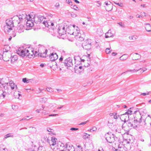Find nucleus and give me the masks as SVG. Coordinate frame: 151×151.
I'll list each match as a JSON object with an SVG mask.
<instances>
[{"label":"nucleus","instance_id":"obj_47","mask_svg":"<svg viewBox=\"0 0 151 151\" xmlns=\"http://www.w3.org/2000/svg\"><path fill=\"white\" fill-rule=\"evenodd\" d=\"M116 113H115L114 114L113 117L115 119H118V117L119 116V115H117Z\"/></svg>","mask_w":151,"mask_h":151},{"label":"nucleus","instance_id":"obj_16","mask_svg":"<svg viewBox=\"0 0 151 151\" xmlns=\"http://www.w3.org/2000/svg\"><path fill=\"white\" fill-rule=\"evenodd\" d=\"M117 145L119 148V151H128L127 148L125 147L123 145L121 144V142H117Z\"/></svg>","mask_w":151,"mask_h":151},{"label":"nucleus","instance_id":"obj_37","mask_svg":"<svg viewBox=\"0 0 151 151\" xmlns=\"http://www.w3.org/2000/svg\"><path fill=\"white\" fill-rule=\"evenodd\" d=\"M77 148L76 149V151H83L80 145H78L77 146Z\"/></svg>","mask_w":151,"mask_h":151},{"label":"nucleus","instance_id":"obj_55","mask_svg":"<svg viewBox=\"0 0 151 151\" xmlns=\"http://www.w3.org/2000/svg\"><path fill=\"white\" fill-rule=\"evenodd\" d=\"M71 16L73 17H76V15L73 13H72L71 14Z\"/></svg>","mask_w":151,"mask_h":151},{"label":"nucleus","instance_id":"obj_45","mask_svg":"<svg viewBox=\"0 0 151 151\" xmlns=\"http://www.w3.org/2000/svg\"><path fill=\"white\" fill-rule=\"evenodd\" d=\"M114 3L115 4H116L118 5V6H119L120 7H122L123 6V4L122 3H116V2H114Z\"/></svg>","mask_w":151,"mask_h":151},{"label":"nucleus","instance_id":"obj_12","mask_svg":"<svg viewBox=\"0 0 151 151\" xmlns=\"http://www.w3.org/2000/svg\"><path fill=\"white\" fill-rule=\"evenodd\" d=\"M43 24L45 25L46 27L50 28L53 30L55 29V27L54 26V24L51 21L49 20L45 21H44L43 22Z\"/></svg>","mask_w":151,"mask_h":151},{"label":"nucleus","instance_id":"obj_5","mask_svg":"<svg viewBox=\"0 0 151 151\" xmlns=\"http://www.w3.org/2000/svg\"><path fill=\"white\" fill-rule=\"evenodd\" d=\"M30 19V14L28 15L25 13L19 15V16H14L13 17L14 19V22H16V24H19L22 20L24 19Z\"/></svg>","mask_w":151,"mask_h":151},{"label":"nucleus","instance_id":"obj_61","mask_svg":"<svg viewBox=\"0 0 151 151\" xmlns=\"http://www.w3.org/2000/svg\"><path fill=\"white\" fill-rule=\"evenodd\" d=\"M52 130V129H51L50 128H47V130L48 132H51V130Z\"/></svg>","mask_w":151,"mask_h":151},{"label":"nucleus","instance_id":"obj_51","mask_svg":"<svg viewBox=\"0 0 151 151\" xmlns=\"http://www.w3.org/2000/svg\"><path fill=\"white\" fill-rule=\"evenodd\" d=\"M73 9L75 10H77V9H78V7L76 5H74L73 6Z\"/></svg>","mask_w":151,"mask_h":151},{"label":"nucleus","instance_id":"obj_56","mask_svg":"<svg viewBox=\"0 0 151 151\" xmlns=\"http://www.w3.org/2000/svg\"><path fill=\"white\" fill-rule=\"evenodd\" d=\"M12 109L14 110H16V106L14 105H13L12 106Z\"/></svg>","mask_w":151,"mask_h":151},{"label":"nucleus","instance_id":"obj_44","mask_svg":"<svg viewBox=\"0 0 151 151\" xmlns=\"http://www.w3.org/2000/svg\"><path fill=\"white\" fill-rule=\"evenodd\" d=\"M51 138V140L52 142H56L57 140V139L54 137H52Z\"/></svg>","mask_w":151,"mask_h":151},{"label":"nucleus","instance_id":"obj_21","mask_svg":"<svg viewBox=\"0 0 151 151\" xmlns=\"http://www.w3.org/2000/svg\"><path fill=\"white\" fill-rule=\"evenodd\" d=\"M130 55L132 56V58L133 60H137L141 58V55L137 53H135L133 54H132Z\"/></svg>","mask_w":151,"mask_h":151},{"label":"nucleus","instance_id":"obj_15","mask_svg":"<svg viewBox=\"0 0 151 151\" xmlns=\"http://www.w3.org/2000/svg\"><path fill=\"white\" fill-rule=\"evenodd\" d=\"M9 84V86L11 87L12 89L16 90L17 89V85L15 84L13 81H10L9 83L8 84V88H9L8 87Z\"/></svg>","mask_w":151,"mask_h":151},{"label":"nucleus","instance_id":"obj_35","mask_svg":"<svg viewBox=\"0 0 151 151\" xmlns=\"http://www.w3.org/2000/svg\"><path fill=\"white\" fill-rule=\"evenodd\" d=\"M13 135L12 134H8L5 136L4 139H6L9 137H13Z\"/></svg>","mask_w":151,"mask_h":151},{"label":"nucleus","instance_id":"obj_13","mask_svg":"<svg viewBox=\"0 0 151 151\" xmlns=\"http://www.w3.org/2000/svg\"><path fill=\"white\" fill-rule=\"evenodd\" d=\"M65 65L67 67H71L73 65L72 60L70 58H66L64 61Z\"/></svg>","mask_w":151,"mask_h":151},{"label":"nucleus","instance_id":"obj_22","mask_svg":"<svg viewBox=\"0 0 151 151\" xmlns=\"http://www.w3.org/2000/svg\"><path fill=\"white\" fill-rule=\"evenodd\" d=\"M49 143L52 149H54L55 147L58 149V142H49Z\"/></svg>","mask_w":151,"mask_h":151},{"label":"nucleus","instance_id":"obj_39","mask_svg":"<svg viewBox=\"0 0 151 151\" xmlns=\"http://www.w3.org/2000/svg\"><path fill=\"white\" fill-rule=\"evenodd\" d=\"M111 50L110 48H107L106 49V52L107 54H109L111 53Z\"/></svg>","mask_w":151,"mask_h":151},{"label":"nucleus","instance_id":"obj_49","mask_svg":"<svg viewBox=\"0 0 151 151\" xmlns=\"http://www.w3.org/2000/svg\"><path fill=\"white\" fill-rule=\"evenodd\" d=\"M47 101V99L45 98H43L42 99V102L45 103Z\"/></svg>","mask_w":151,"mask_h":151},{"label":"nucleus","instance_id":"obj_30","mask_svg":"<svg viewBox=\"0 0 151 151\" xmlns=\"http://www.w3.org/2000/svg\"><path fill=\"white\" fill-rule=\"evenodd\" d=\"M12 32V34H9L10 32L8 34H9L10 35H11V36H10V37L9 38V41H10L11 40L12 38V37H15L16 35V32L13 31V32Z\"/></svg>","mask_w":151,"mask_h":151},{"label":"nucleus","instance_id":"obj_4","mask_svg":"<svg viewBox=\"0 0 151 151\" xmlns=\"http://www.w3.org/2000/svg\"><path fill=\"white\" fill-rule=\"evenodd\" d=\"M66 32L70 35H72L75 36H78L79 33V29L77 27H76L75 25L73 26L70 25L68 26L66 28Z\"/></svg>","mask_w":151,"mask_h":151},{"label":"nucleus","instance_id":"obj_27","mask_svg":"<svg viewBox=\"0 0 151 151\" xmlns=\"http://www.w3.org/2000/svg\"><path fill=\"white\" fill-rule=\"evenodd\" d=\"M74 59L75 61H78L80 60H81V62H84L85 61H86L85 59H82L79 56H75L74 57Z\"/></svg>","mask_w":151,"mask_h":151},{"label":"nucleus","instance_id":"obj_2","mask_svg":"<svg viewBox=\"0 0 151 151\" xmlns=\"http://www.w3.org/2000/svg\"><path fill=\"white\" fill-rule=\"evenodd\" d=\"M13 18H10L7 19L6 21V25L4 27V30L5 32L6 33H9L11 32H13L12 28L14 27V23L16 22H14Z\"/></svg>","mask_w":151,"mask_h":151},{"label":"nucleus","instance_id":"obj_57","mask_svg":"<svg viewBox=\"0 0 151 151\" xmlns=\"http://www.w3.org/2000/svg\"><path fill=\"white\" fill-rule=\"evenodd\" d=\"M118 24L121 27H124V25L122 24V22H119L118 23Z\"/></svg>","mask_w":151,"mask_h":151},{"label":"nucleus","instance_id":"obj_53","mask_svg":"<svg viewBox=\"0 0 151 151\" xmlns=\"http://www.w3.org/2000/svg\"><path fill=\"white\" fill-rule=\"evenodd\" d=\"M58 114H49L48 116H56L58 115Z\"/></svg>","mask_w":151,"mask_h":151},{"label":"nucleus","instance_id":"obj_59","mask_svg":"<svg viewBox=\"0 0 151 151\" xmlns=\"http://www.w3.org/2000/svg\"><path fill=\"white\" fill-rule=\"evenodd\" d=\"M142 95H143V96H146L147 95H149V92L147 93H144L142 94Z\"/></svg>","mask_w":151,"mask_h":151},{"label":"nucleus","instance_id":"obj_9","mask_svg":"<svg viewBox=\"0 0 151 151\" xmlns=\"http://www.w3.org/2000/svg\"><path fill=\"white\" fill-rule=\"evenodd\" d=\"M134 121L137 123H140L141 122L142 116L140 112L138 111H136L134 113Z\"/></svg>","mask_w":151,"mask_h":151},{"label":"nucleus","instance_id":"obj_32","mask_svg":"<svg viewBox=\"0 0 151 151\" xmlns=\"http://www.w3.org/2000/svg\"><path fill=\"white\" fill-rule=\"evenodd\" d=\"M127 58V55H123L120 58V59L121 60H126Z\"/></svg>","mask_w":151,"mask_h":151},{"label":"nucleus","instance_id":"obj_43","mask_svg":"<svg viewBox=\"0 0 151 151\" xmlns=\"http://www.w3.org/2000/svg\"><path fill=\"white\" fill-rule=\"evenodd\" d=\"M90 135L86 133V134L83 135V138L85 139L88 138L89 137Z\"/></svg>","mask_w":151,"mask_h":151},{"label":"nucleus","instance_id":"obj_64","mask_svg":"<svg viewBox=\"0 0 151 151\" xmlns=\"http://www.w3.org/2000/svg\"><path fill=\"white\" fill-rule=\"evenodd\" d=\"M2 151H7V149L6 148H4L2 149Z\"/></svg>","mask_w":151,"mask_h":151},{"label":"nucleus","instance_id":"obj_36","mask_svg":"<svg viewBox=\"0 0 151 151\" xmlns=\"http://www.w3.org/2000/svg\"><path fill=\"white\" fill-rule=\"evenodd\" d=\"M127 124L128 126L129 127V129H131L132 127H133V124L130 122L127 121Z\"/></svg>","mask_w":151,"mask_h":151},{"label":"nucleus","instance_id":"obj_11","mask_svg":"<svg viewBox=\"0 0 151 151\" xmlns=\"http://www.w3.org/2000/svg\"><path fill=\"white\" fill-rule=\"evenodd\" d=\"M27 20L26 24L25 29L26 30L30 29L34 26V19L32 18H30L29 19H26Z\"/></svg>","mask_w":151,"mask_h":151},{"label":"nucleus","instance_id":"obj_14","mask_svg":"<svg viewBox=\"0 0 151 151\" xmlns=\"http://www.w3.org/2000/svg\"><path fill=\"white\" fill-rule=\"evenodd\" d=\"M2 59L5 61H7L9 60V57L11 56L10 53L7 52H4L2 55Z\"/></svg>","mask_w":151,"mask_h":151},{"label":"nucleus","instance_id":"obj_42","mask_svg":"<svg viewBox=\"0 0 151 151\" xmlns=\"http://www.w3.org/2000/svg\"><path fill=\"white\" fill-rule=\"evenodd\" d=\"M139 70H136L134 69L133 70H129L127 71L126 72H125L124 73L127 72H136L138 71Z\"/></svg>","mask_w":151,"mask_h":151},{"label":"nucleus","instance_id":"obj_29","mask_svg":"<svg viewBox=\"0 0 151 151\" xmlns=\"http://www.w3.org/2000/svg\"><path fill=\"white\" fill-rule=\"evenodd\" d=\"M88 57H87L86 56H85L84 57L86 58L87 59V60L89 62V61H90V58H89V56H90V54H88ZM90 64V62H88L87 65H84V66L85 67H88V66Z\"/></svg>","mask_w":151,"mask_h":151},{"label":"nucleus","instance_id":"obj_48","mask_svg":"<svg viewBox=\"0 0 151 151\" xmlns=\"http://www.w3.org/2000/svg\"><path fill=\"white\" fill-rule=\"evenodd\" d=\"M46 138H45V142H49L51 140V137H48V138H47V137Z\"/></svg>","mask_w":151,"mask_h":151},{"label":"nucleus","instance_id":"obj_7","mask_svg":"<svg viewBox=\"0 0 151 151\" xmlns=\"http://www.w3.org/2000/svg\"><path fill=\"white\" fill-rule=\"evenodd\" d=\"M38 52L39 55L41 57L46 58L47 55V50L44 46H41L39 47Z\"/></svg>","mask_w":151,"mask_h":151},{"label":"nucleus","instance_id":"obj_54","mask_svg":"<svg viewBox=\"0 0 151 151\" xmlns=\"http://www.w3.org/2000/svg\"><path fill=\"white\" fill-rule=\"evenodd\" d=\"M70 129L71 130H77L78 129L74 127H72L70 128Z\"/></svg>","mask_w":151,"mask_h":151},{"label":"nucleus","instance_id":"obj_31","mask_svg":"<svg viewBox=\"0 0 151 151\" xmlns=\"http://www.w3.org/2000/svg\"><path fill=\"white\" fill-rule=\"evenodd\" d=\"M138 38L137 36L136 35H134L133 36H130L129 37V38L130 40H135L137 39Z\"/></svg>","mask_w":151,"mask_h":151},{"label":"nucleus","instance_id":"obj_38","mask_svg":"<svg viewBox=\"0 0 151 151\" xmlns=\"http://www.w3.org/2000/svg\"><path fill=\"white\" fill-rule=\"evenodd\" d=\"M46 90L48 92L51 93L53 92V90L51 88L47 87L46 88Z\"/></svg>","mask_w":151,"mask_h":151},{"label":"nucleus","instance_id":"obj_20","mask_svg":"<svg viewBox=\"0 0 151 151\" xmlns=\"http://www.w3.org/2000/svg\"><path fill=\"white\" fill-rule=\"evenodd\" d=\"M49 57L51 61H53L58 58V55L55 53H52L51 54Z\"/></svg>","mask_w":151,"mask_h":151},{"label":"nucleus","instance_id":"obj_58","mask_svg":"<svg viewBox=\"0 0 151 151\" xmlns=\"http://www.w3.org/2000/svg\"><path fill=\"white\" fill-rule=\"evenodd\" d=\"M31 81H33V79H27L26 83H29V82Z\"/></svg>","mask_w":151,"mask_h":151},{"label":"nucleus","instance_id":"obj_46","mask_svg":"<svg viewBox=\"0 0 151 151\" xmlns=\"http://www.w3.org/2000/svg\"><path fill=\"white\" fill-rule=\"evenodd\" d=\"M66 2L68 3L69 5H71V6H72V2L70 0H66Z\"/></svg>","mask_w":151,"mask_h":151},{"label":"nucleus","instance_id":"obj_8","mask_svg":"<svg viewBox=\"0 0 151 151\" xmlns=\"http://www.w3.org/2000/svg\"><path fill=\"white\" fill-rule=\"evenodd\" d=\"M30 18L34 19L35 22L36 23L41 22L44 19L43 16L40 15H34L30 14Z\"/></svg>","mask_w":151,"mask_h":151},{"label":"nucleus","instance_id":"obj_26","mask_svg":"<svg viewBox=\"0 0 151 151\" xmlns=\"http://www.w3.org/2000/svg\"><path fill=\"white\" fill-rule=\"evenodd\" d=\"M145 27L146 30L148 32H151V26L149 24H145Z\"/></svg>","mask_w":151,"mask_h":151},{"label":"nucleus","instance_id":"obj_6","mask_svg":"<svg viewBox=\"0 0 151 151\" xmlns=\"http://www.w3.org/2000/svg\"><path fill=\"white\" fill-rule=\"evenodd\" d=\"M66 28L67 25L65 23H62L59 25L58 31L60 35H62L65 34L66 32Z\"/></svg>","mask_w":151,"mask_h":151},{"label":"nucleus","instance_id":"obj_63","mask_svg":"<svg viewBox=\"0 0 151 151\" xmlns=\"http://www.w3.org/2000/svg\"><path fill=\"white\" fill-rule=\"evenodd\" d=\"M117 54V53H116V52H113L112 53V55L113 56H114L115 55H116Z\"/></svg>","mask_w":151,"mask_h":151},{"label":"nucleus","instance_id":"obj_50","mask_svg":"<svg viewBox=\"0 0 151 151\" xmlns=\"http://www.w3.org/2000/svg\"><path fill=\"white\" fill-rule=\"evenodd\" d=\"M91 130H92L93 131H96L97 130V128L96 127H93L92 129H90L91 131Z\"/></svg>","mask_w":151,"mask_h":151},{"label":"nucleus","instance_id":"obj_62","mask_svg":"<svg viewBox=\"0 0 151 151\" xmlns=\"http://www.w3.org/2000/svg\"><path fill=\"white\" fill-rule=\"evenodd\" d=\"M28 120L29 119H27L26 118L24 117V118H23L21 120H20V121H22L25 120Z\"/></svg>","mask_w":151,"mask_h":151},{"label":"nucleus","instance_id":"obj_52","mask_svg":"<svg viewBox=\"0 0 151 151\" xmlns=\"http://www.w3.org/2000/svg\"><path fill=\"white\" fill-rule=\"evenodd\" d=\"M88 121H86V122H81V123H80L79 124V125H83L85 124L88 122Z\"/></svg>","mask_w":151,"mask_h":151},{"label":"nucleus","instance_id":"obj_60","mask_svg":"<svg viewBox=\"0 0 151 151\" xmlns=\"http://www.w3.org/2000/svg\"><path fill=\"white\" fill-rule=\"evenodd\" d=\"M27 79L26 78H23L22 81L23 82L25 83H26Z\"/></svg>","mask_w":151,"mask_h":151},{"label":"nucleus","instance_id":"obj_1","mask_svg":"<svg viewBox=\"0 0 151 151\" xmlns=\"http://www.w3.org/2000/svg\"><path fill=\"white\" fill-rule=\"evenodd\" d=\"M17 52V54L22 57L26 56L32 58L35 55L34 50L29 47L24 48L22 47L19 48Z\"/></svg>","mask_w":151,"mask_h":151},{"label":"nucleus","instance_id":"obj_19","mask_svg":"<svg viewBox=\"0 0 151 151\" xmlns=\"http://www.w3.org/2000/svg\"><path fill=\"white\" fill-rule=\"evenodd\" d=\"M58 149H64L66 148L67 143L64 144L62 142H58Z\"/></svg>","mask_w":151,"mask_h":151},{"label":"nucleus","instance_id":"obj_17","mask_svg":"<svg viewBox=\"0 0 151 151\" xmlns=\"http://www.w3.org/2000/svg\"><path fill=\"white\" fill-rule=\"evenodd\" d=\"M120 118L124 122L127 121L129 119V116L127 113H124L120 115Z\"/></svg>","mask_w":151,"mask_h":151},{"label":"nucleus","instance_id":"obj_23","mask_svg":"<svg viewBox=\"0 0 151 151\" xmlns=\"http://www.w3.org/2000/svg\"><path fill=\"white\" fill-rule=\"evenodd\" d=\"M24 26L22 24H20L17 27V32L19 33H21L24 32Z\"/></svg>","mask_w":151,"mask_h":151},{"label":"nucleus","instance_id":"obj_18","mask_svg":"<svg viewBox=\"0 0 151 151\" xmlns=\"http://www.w3.org/2000/svg\"><path fill=\"white\" fill-rule=\"evenodd\" d=\"M68 151H75V149L74 147L72 145L70 144L69 142L67 143L66 148Z\"/></svg>","mask_w":151,"mask_h":151},{"label":"nucleus","instance_id":"obj_3","mask_svg":"<svg viewBox=\"0 0 151 151\" xmlns=\"http://www.w3.org/2000/svg\"><path fill=\"white\" fill-rule=\"evenodd\" d=\"M8 83L4 82L2 79H0V86H1L4 89V90H0V97H2L4 98L5 96L8 94L11 93V91L9 88H8Z\"/></svg>","mask_w":151,"mask_h":151},{"label":"nucleus","instance_id":"obj_24","mask_svg":"<svg viewBox=\"0 0 151 151\" xmlns=\"http://www.w3.org/2000/svg\"><path fill=\"white\" fill-rule=\"evenodd\" d=\"M113 35L111 32V29L109 30L108 32L105 34L106 38H108L110 37H113Z\"/></svg>","mask_w":151,"mask_h":151},{"label":"nucleus","instance_id":"obj_40","mask_svg":"<svg viewBox=\"0 0 151 151\" xmlns=\"http://www.w3.org/2000/svg\"><path fill=\"white\" fill-rule=\"evenodd\" d=\"M113 139V138H112V139ZM106 140L107 142H112V141H113L112 140H111V137H106Z\"/></svg>","mask_w":151,"mask_h":151},{"label":"nucleus","instance_id":"obj_34","mask_svg":"<svg viewBox=\"0 0 151 151\" xmlns=\"http://www.w3.org/2000/svg\"><path fill=\"white\" fill-rule=\"evenodd\" d=\"M42 113L44 115V118L47 117L46 116V115L49 114L48 111L45 110H43L42 111Z\"/></svg>","mask_w":151,"mask_h":151},{"label":"nucleus","instance_id":"obj_10","mask_svg":"<svg viewBox=\"0 0 151 151\" xmlns=\"http://www.w3.org/2000/svg\"><path fill=\"white\" fill-rule=\"evenodd\" d=\"M91 42L90 40L87 39L82 43L83 48L87 50H90L91 48Z\"/></svg>","mask_w":151,"mask_h":151},{"label":"nucleus","instance_id":"obj_25","mask_svg":"<svg viewBox=\"0 0 151 151\" xmlns=\"http://www.w3.org/2000/svg\"><path fill=\"white\" fill-rule=\"evenodd\" d=\"M109 3L110 5H109L107 6H105L106 9L107 11L108 12L111 11L113 9L112 5L111 4V3L110 2H109Z\"/></svg>","mask_w":151,"mask_h":151},{"label":"nucleus","instance_id":"obj_33","mask_svg":"<svg viewBox=\"0 0 151 151\" xmlns=\"http://www.w3.org/2000/svg\"><path fill=\"white\" fill-rule=\"evenodd\" d=\"M21 96V95L17 92H16L14 93V97L15 98L19 99V96Z\"/></svg>","mask_w":151,"mask_h":151},{"label":"nucleus","instance_id":"obj_28","mask_svg":"<svg viewBox=\"0 0 151 151\" xmlns=\"http://www.w3.org/2000/svg\"><path fill=\"white\" fill-rule=\"evenodd\" d=\"M11 61L12 63H13L15 62V61L17 60L18 58L17 55H14L12 56L11 55Z\"/></svg>","mask_w":151,"mask_h":151},{"label":"nucleus","instance_id":"obj_41","mask_svg":"<svg viewBox=\"0 0 151 151\" xmlns=\"http://www.w3.org/2000/svg\"><path fill=\"white\" fill-rule=\"evenodd\" d=\"M132 111L131 110H130L128 109L127 111L125 112V113H127L128 114V115H130L132 114Z\"/></svg>","mask_w":151,"mask_h":151}]
</instances>
